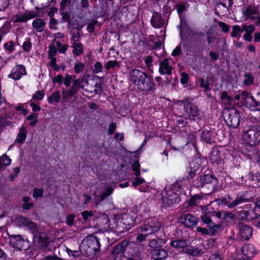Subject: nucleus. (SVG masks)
<instances>
[{"mask_svg":"<svg viewBox=\"0 0 260 260\" xmlns=\"http://www.w3.org/2000/svg\"><path fill=\"white\" fill-rule=\"evenodd\" d=\"M199 161L197 158L191 161L190 164V169L198 171L200 167Z\"/></svg>","mask_w":260,"mask_h":260,"instance_id":"obj_58","label":"nucleus"},{"mask_svg":"<svg viewBox=\"0 0 260 260\" xmlns=\"http://www.w3.org/2000/svg\"><path fill=\"white\" fill-rule=\"evenodd\" d=\"M206 35L207 36V42L209 44L213 42L216 39V36L213 34L210 30L207 31Z\"/></svg>","mask_w":260,"mask_h":260,"instance_id":"obj_51","label":"nucleus"},{"mask_svg":"<svg viewBox=\"0 0 260 260\" xmlns=\"http://www.w3.org/2000/svg\"><path fill=\"white\" fill-rule=\"evenodd\" d=\"M185 252L192 256H199L204 253V251L197 247H188L185 249Z\"/></svg>","mask_w":260,"mask_h":260,"instance_id":"obj_25","label":"nucleus"},{"mask_svg":"<svg viewBox=\"0 0 260 260\" xmlns=\"http://www.w3.org/2000/svg\"><path fill=\"white\" fill-rule=\"evenodd\" d=\"M137 88L147 92L153 91L155 89V84L147 74L145 78L138 84Z\"/></svg>","mask_w":260,"mask_h":260,"instance_id":"obj_11","label":"nucleus"},{"mask_svg":"<svg viewBox=\"0 0 260 260\" xmlns=\"http://www.w3.org/2000/svg\"><path fill=\"white\" fill-rule=\"evenodd\" d=\"M30 220L24 217H19L16 218V223L19 226L26 227Z\"/></svg>","mask_w":260,"mask_h":260,"instance_id":"obj_38","label":"nucleus"},{"mask_svg":"<svg viewBox=\"0 0 260 260\" xmlns=\"http://www.w3.org/2000/svg\"><path fill=\"white\" fill-rule=\"evenodd\" d=\"M33 28L38 32H42L46 26V22L41 18H36L32 22Z\"/></svg>","mask_w":260,"mask_h":260,"instance_id":"obj_21","label":"nucleus"},{"mask_svg":"<svg viewBox=\"0 0 260 260\" xmlns=\"http://www.w3.org/2000/svg\"><path fill=\"white\" fill-rule=\"evenodd\" d=\"M219 4L222 6L230 8L232 7L233 2V0H218Z\"/></svg>","mask_w":260,"mask_h":260,"instance_id":"obj_54","label":"nucleus"},{"mask_svg":"<svg viewBox=\"0 0 260 260\" xmlns=\"http://www.w3.org/2000/svg\"><path fill=\"white\" fill-rule=\"evenodd\" d=\"M241 250L242 254L248 258L254 257L258 252V250L255 247L250 244L243 245L241 248Z\"/></svg>","mask_w":260,"mask_h":260,"instance_id":"obj_16","label":"nucleus"},{"mask_svg":"<svg viewBox=\"0 0 260 260\" xmlns=\"http://www.w3.org/2000/svg\"><path fill=\"white\" fill-rule=\"evenodd\" d=\"M199 82L200 87L204 88L206 92L210 91L209 83L208 80H205L204 78H200Z\"/></svg>","mask_w":260,"mask_h":260,"instance_id":"obj_39","label":"nucleus"},{"mask_svg":"<svg viewBox=\"0 0 260 260\" xmlns=\"http://www.w3.org/2000/svg\"><path fill=\"white\" fill-rule=\"evenodd\" d=\"M10 243L16 249L26 250L28 248L27 241L23 239L20 235H11L9 236Z\"/></svg>","mask_w":260,"mask_h":260,"instance_id":"obj_8","label":"nucleus"},{"mask_svg":"<svg viewBox=\"0 0 260 260\" xmlns=\"http://www.w3.org/2000/svg\"><path fill=\"white\" fill-rule=\"evenodd\" d=\"M76 215L74 213L68 215L66 218L67 224L69 226H72L74 224V220Z\"/></svg>","mask_w":260,"mask_h":260,"instance_id":"obj_52","label":"nucleus"},{"mask_svg":"<svg viewBox=\"0 0 260 260\" xmlns=\"http://www.w3.org/2000/svg\"><path fill=\"white\" fill-rule=\"evenodd\" d=\"M57 49L56 47L54 45H50L49 46V50L48 51V58L55 57V55L57 54Z\"/></svg>","mask_w":260,"mask_h":260,"instance_id":"obj_45","label":"nucleus"},{"mask_svg":"<svg viewBox=\"0 0 260 260\" xmlns=\"http://www.w3.org/2000/svg\"><path fill=\"white\" fill-rule=\"evenodd\" d=\"M73 53L75 55H80L83 53V45L81 43L74 42L73 44Z\"/></svg>","mask_w":260,"mask_h":260,"instance_id":"obj_32","label":"nucleus"},{"mask_svg":"<svg viewBox=\"0 0 260 260\" xmlns=\"http://www.w3.org/2000/svg\"><path fill=\"white\" fill-rule=\"evenodd\" d=\"M45 93L42 90H37L33 95L32 99L35 101H40L43 99Z\"/></svg>","mask_w":260,"mask_h":260,"instance_id":"obj_49","label":"nucleus"},{"mask_svg":"<svg viewBox=\"0 0 260 260\" xmlns=\"http://www.w3.org/2000/svg\"><path fill=\"white\" fill-rule=\"evenodd\" d=\"M150 22L152 26L155 28H159L164 24L163 18L161 15L158 13L153 14Z\"/></svg>","mask_w":260,"mask_h":260,"instance_id":"obj_19","label":"nucleus"},{"mask_svg":"<svg viewBox=\"0 0 260 260\" xmlns=\"http://www.w3.org/2000/svg\"><path fill=\"white\" fill-rule=\"evenodd\" d=\"M248 156L249 157V159L254 162H257L259 160L258 151L256 148H252V149L249 151Z\"/></svg>","mask_w":260,"mask_h":260,"instance_id":"obj_27","label":"nucleus"},{"mask_svg":"<svg viewBox=\"0 0 260 260\" xmlns=\"http://www.w3.org/2000/svg\"><path fill=\"white\" fill-rule=\"evenodd\" d=\"M202 199L200 195H195L191 198L189 201V205L191 206H196L200 203V201Z\"/></svg>","mask_w":260,"mask_h":260,"instance_id":"obj_42","label":"nucleus"},{"mask_svg":"<svg viewBox=\"0 0 260 260\" xmlns=\"http://www.w3.org/2000/svg\"><path fill=\"white\" fill-rule=\"evenodd\" d=\"M25 75H26L25 67L22 64H19L16 65L12 69L8 77L14 80H18L22 76Z\"/></svg>","mask_w":260,"mask_h":260,"instance_id":"obj_12","label":"nucleus"},{"mask_svg":"<svg viewBox=\"0 0 260 260\" xmlns=\"http://www.w3.org/2000/svg\"><path fill=\"white\" fill-rule=\"evenodd\" d=\"M241 97L242 101L246 104L247 103V101H248V99L250 98H251L252 96L250 95L247 91H243L241 93Z\"/></svg>","mask_w":260,"mask_h":260,"instance_id":"obj_64","label":"nucleus"},{"mask_svg":"<svg viewBox=\"0 0 260 260\" xmlns=\"http://www.w3.org/2000/svg\"><path fill=\"white\" fill-rule=\"evenodd\" d=\"M44 190L42 188H35L34 189L32 197L37 199L43 196Z\"/></svg>","mask_w":260,"mask_h":260,"instance_id":"obj_53","label":"nucleus"},{"mask_svg":"<svg viewBox=\"0 0 260 260\" xmlns=\"http://www.w3.org/2000/svg\"><path fill=\"white\" fill-rule=\"evenodd\" d=\"M177 104L183 107V115L186 119L193 121L201 119L202 113L201 111L197 106L192 104L188 99L179 100L177 102Z\"/></svg>","mask_w":260,"mask_h":260,"instance_id":"obj_2","label":"nucleus"},{"mask_svg":"<svg viewBox=\"0 0 260 260\" xmlns=\"http://www.w3.org/2000/svg\"><path fill=\"white\" fill-rule=\"evenodd\" d=\"M26 227L28 228L31 231V232L34 234L36 233L38 231L37 225L30 220L28 222V224H27Z\"/></svg>","mask_w":260,"mask_h":260,"instance_id":"obj_60","label":"nucleus"},{"mask_svg":"<svg viewBox=\"0 0 260 260\" xmlns=\"http://www.w3.org/2000/svg\"><path fill=\"white\" fill-rule=\"evenodd\" d=\"M235 215L231 212H224L223 214V218L226 222H230L234 220Z\"/></svg>","mask_w":260,"mask_h":260,"instance_id":"obj_46","label":"nucleus"},{"mask_svg":"<svg viewBox=\"0 0 260 260\" xmlns=\"http://www.w3.org/2000/svg\"><path fill=\"white\" fill-rule=\"evenodd\" d=\"M78 91L76 89H74L71 87L69 89H63L62 91V98L64 100H67L69 98H71L75 95Z\"/></svg>","mask_w":260,"mask_h":260,"instance_id":"obj_26","label":"nucleus"},{"mask_svg":"<svg viewBox=\"0 0 260 260\" xmlns=\"http://www.w3.org/2000/svg\"><path fill=\"white\" fill-rule=\"evenodd\" d=\"M246 106L251 111H260V102L256 101L253 96L248 99Z\"/></svg>","mask_w":260,"mask_h":260,"instance_id":"obj_22","label":"nucleus"},{"mask_svg":"<svg viewBox=\"0 0 260 260\" xmlns=\"http://www.w3.org/2000/svg\"><path fill=\"white\" fill-rule=\"evenodd\" d=\"M202 140L207 143H209L212 139L213 134L208 131H203L201 135Z\"/></svg>","mask_w":260,"mask_h":260,"instance_id":"obj_34","label":"nucleus"},{"mask_svg":"<svg viewBox=\"0 0 260 260\" xmlns=\"http://www.w3.org/2000/svg\"><path fill=\"white\" fill-rule=\"evenodd\" d=\"M94 69L93 70V74H98L100 72H101L103 70V66L102 64L100 62H96L94 66Z\"/></svg>","mask_w":260,"mask_h":260,"instance_id":"obj_56","label":"nucleus"},{"mask_svg":"<svg viewBox=\"0 0 260 260\" xmlns=\"http://www.w3.org/2000/svg\"><path fill=\"white\" fill-rule=\"evenodd\" d=\"M27 120L30 121L29 125L34 126L38 122V114L31 113L27 117Z\"/></svg>","mask_w":260,"mask_h":260,"instance_id":"obj_41","label":"nucleus"},{"mask_svg":"<svg viewBox=\"0 0 260 260\" xmlns=\"http://www.w3.org/2000/svg\"><path fill=\"white\" fill-rule=\"evenodd\" d=\"M243 137L250 146L256 145L260 141V126L255 125L250 126L244 132Z\"/></svg>","mask_w":260,"mask_h":260,"instance_id":"obj_4","label":"nucleus"},{"mask_svg":"<svg viewBox=\"0 0 260 260\" xmlns=\"http://www.w3.org/2000/svg\"><path fill=\"white\" fill-rule=\"evenodd\" d=\"M248 201V199H246L245 198V196L243 194H242L241 196L238 195L237 196V198L235 200L234 202H232V204H230V209L233 208L237 206V205L243 203L245 202H246Z\"/></svg>","mask_w":260,"mask_h":260,"instance_id":"obj_28","label":"nucleus"},{"mask_svg":"<svg viewBox=\"0 0 260 260\" xmlns=\"http://www.w3.org/2000/svg\"><path fill=\"white\" fill-rule=\"evenodd\" d=\"M243 32V29H241L240 26L235 25L233 26L232 31L231 33V36L232 38H238L241 37V34Z\"/></svg>","mask_w":260,"mask_h":260,"instance_id":"obj_31","label":"nucleus"},{"mask_svg":"<svg viewBox=\"0 0 260 260\" xmlns=\"http://www.w3.org/2000/svg\"><path fill=\"white\" fill-rule=\"evenodd\" d=\"M240 117L239 111L234 108L229 110L228 115L225 116L228 126L232 128H236L239 125Z\"/></svg>","mask_w":260,"mask_h":260,"instance_id":"obj_7","label":"nucleus"},{"mask_svg":"<svg viewBox=\"0 0 260 260\" xmlns=\"http://www.w3.org/2000/svg\"><path fill=\"white\" fill-rule=\"evenodd\" d=\"M140 222V220H138V217L134 220L133 217L129 214H123L121 215V218L119 219L118 223L119 226H122V225H123L124 226L123 228L127 230L135 223Z\"/></svg>","mask_w":260,"mask_h":260,"instance_id":"obj_10","label":"nucleus"},{"mask_svg":"<svg viewBox=\"0 0 260 260\" xmlns=\"http://www.w3.org/2000/svg\"><path fill=\"white\" fill-rule=\"evenodd\" d=\"M182 189V182L177 181L169 187H166L161 192V201L165 206L170 207L174 204L178 203L180 199L178 192Z\"/></svg>","mask_w":260,"mask_h":260,"instance_id":"obj_1","label":"nucleus"},{"mask_svg":"<svg viewBox=\"0 0 260 260\" xmlns=\"http://www.w3.org/2000/svg\"><path fill=\"white\" fill-rule=\"evenodd\" d=\"M175 7L177 13L179 15L186 10V6L184 4L178 3L176 5Z\"/></svg>","mask_w":260,"mask_h":260,"instance_id":"obj_61","label":"nucleus"},{"mask_svg":"<svg viewBox=\"0 0 260 260\" xmlns=\"http://www.w3.org/2000/svg\"><path fill=\"white\" fill-rule=\"evenodd\" d=\"M81 215L84 221H86L89 217H91L93 215V212L92 211H84L81 213Z\"/></svg>","mask_w":260,"mask_h":260,"instance_id":"obj_62","label":"nucleus"},{"mask_svg":"<svg viewBox=\"0 0 260 260\" xmlns=\"http://www.w3.org/2000/svg\"><path fill=\"white\" fill-rule=\"evenodd\" d=\"M105 67L107 71L113 69L116 67H119L118 62L116 60H109L105 64Z\"/></svg>","mask_w":260,"mask_h":260,"instance_id":"obj_37","label":"nucleus"},{"mask_svg":"<svg viewBox=\"0 0 260 260\" xmlns=\"http://www.w3.org/2000/svg\"><path fill=\"white\" fill-rule=\"evenodd\" d=\"M85 66L82 62L76 63L74 66V72L76 74H79L84 69Z\"/></svg>","mask_w":260,"mask_h":260,"instance_id":"obj_50","label":"nucleus"},{"mask_svg":"<svg viewBox=\"0 0 260 260\" xmlns=\"http://www.w3.org/2000/svg\"><path fill=\"white\" fill-rule=\"evenodd\" d=\"M207 227L209 229V235L212 236L217 235L223 230V226L221 224L214 223L207 225Z\"/></svg>","mask_w":260,"mask_h":260,"instance_id":"obj_23","label":"nucleus"},{"mask_svg":"<svg viewBox=\"0 0 260 260\" xmlns=\"http://www.w3.org/2000/svg\"><path fill=\"white\" fill-rule=\"evenodd\" d=\"M15 43L12 41L8 42L4 44V47L6 49L10 52H13L15 49Z\"/></svg>","mask_w":260,"mask_h":260,"instance_id":"obj_59","label":"nucleus"},{"mask_svg":"<svg viewBox=\"0 0 260 260\" xmlns=\"http://www.w3.org/2000/svg\"><path fill=\"white\" fill-rule=\"evenodd\" d=\"M210 160L213 164H218L221 161L222 158L219 150L217 148L213 149L210 154Z\"/></svg>","mask_w":260,"mask_h":260,"instance_id":"obj_24","label":"nucleus"},{"mask_svg":"<svg viewBox=\"0 0 260 260\" xmlns=\"http://www.w3.org/2000/svg\"><path fill=\"white\" fill-rule=\"evenodd\" d=\"M37 16V13L36 12L26 11L24 13L16 15L14 21V22H25Z\"/></svg>","mask_w":260,"mask_h":260,"instance_id":"obj_15","label":"nucleus"},{"mask_svg":"<svg viewBox=\"0 0 260 260\" xmlns=\"http://www.w3.org/2000/svg\"><path fill=\"white\" fill-rule=\"evenodd\" d=\"M239 234L241 239L247 240L251 237L252 229L247 225H241L239 226Z\"/></svg>","mask_w":260,"mask_h":260,"instance_id":"obj_18","label":"nucleus"},{"mask_svg":"<svg viewBox=\"0 0 260 260\" xmlns=\"http://www.w3.org/2000/svg\"><path fill=\"white\" fill-rule=\"evenodd\" d=\"M171 59L166 58L159 61V72L161 75H171L173 67L170 63Z\"/></svg>","mask_w":260,"mask_h":260,"instance_id":"obj_14","label":"nucleus"},{"mask_svg":"<svg viewBox=\"0 0 260 260\" xmlns=\"http://www.w3.org/2000/svg\"><path fill=\"white\" fill-rule=\"evenodd\" d=\"M29 198L27 197L23 198L22 201L23 204L22 205V207L24 209L28 210L34 206V204L32 202H29Z\"/></svg>","mask_w":260,"mask_h":260,"instance_id":"obj_40","label":"nucleus"},{"mask_svg":"<svg viewBox=\"0 0 260 260\" xmlns=\"http://www.w3.org/2000/svg\"><path fill=\"white\" fill-rule=\"evenodd\" d=\"M244 77V82L246 85H249L253 83V77L250 74H245Z\"/></svg>","mask_w":260,"mask_h":260,"instance_id":"obj_55","label":"nucleus"},{"mask_svg":"<svg viewBox=\"0 0 260 260\" xmlns=\"http://www.w3.org/2000/svg\"><path fill=\"white\" fill-rule=\"evenodd\" d=\"M243 16L245 20H256L255 25L260 24V16H259V9L258 7L250 5L242 11Z\"/></svg>","mask_w":260,"mask_h":260,"instance_id":"obj_6","label":"nucleus"},{"mask_svg":"<svg viewBox=\"0 0 260 260\" xmlns=\"http://www.w3.org/2000/svg\"><path fill=\"white\" fill-rule=\"evenodd\" d=\"M61 99V96L59 91L54 92L51 95L49 96L47 99L48 102L49 104H52L54 102L58 103Z\"/></svg>","mask_w":260,"mask_h":260,"instance_id":"obj_33","label":"nucleus"},{"mask_svg":"<svg viewBox=\"0 0 260 260\" xmlns=\"http://www.w3.org/2000/svg\"><path fill=\"white\" fill-rule=\"evenodd\" d=\"M27 131L24 125H22L19 129V132L15 140V143L22 144L27 137Z\"/></svg>","mask_w":260,"mask_h":260,"instance_id":"obj_20","label":"nucleus"},{"mask_svg":"<svg viewBox=\"0 0 260 260\" xmlns=\"http://www.w3.org/2000/svg\"><path fill=\"white\" fill-rule=\"evenodd\" d=\"M180 221L185 226L188 228L192 227L198 223L197 218L190 214L181 216Z\"/></svg>","mask_w":260,"mask_h":260,"instance_id":"obj_17","label":"nucleus"},{"mask_svg":"<svg viewBox=\"0 0 260 260\" xmlns=\"http://www.w3.org/2000/svg\"><path fill=\"white\" fill-rule=\"evenodd\" d=\"M56 46L58 48V51L60 53H64L67 50L68 46L66 45H62L59 42H56Z\"/></svg>","mask_w":260,"mask_h":260,"instance_id":"obj_57","label":"nucleus"},{"mask_svg":"<svg viewBox=\"0 0 260 260\" xmlns=\"http://www.w3.org/2000/svg\"><path fill=\"white\" fill-rule=\"evenodd\" d=\"M218 25L224 32H228L230 30V26L223 22H219Z\"/></svg>","mask_w":260,"mask_h":260,"instance_id":"obj_63","label":"nucleus"},{"mask_svg":"<svg viewBox=\"0 0 260 260\" xmlns=\"http://www.w3.org/2000/svg\"><path fill=\"white\" fill-rule=\"evenodd\" d=\"M129 74L130 79L137 87L138 84H139L147 75L145 73L135 69H132L129 70Z\"/></svg>","mask_w":260,"mask_h":260,"instance_id":"obj_13","label":"nucleus"},{"mask_svg":"<svg viewBox=\"0 0 260 260\" xmlns=\"http://www.w3.org/2000/svg\"><path fill=\"white\" fill-rule=\"evenodd\" d=\"M11 160L6 154L0 157V171L5 169L6 167L11 164Z\"/></svg>","mask_w":260,"mask_h":260,"instance_id":"obj_30","label":"nucleus"},{"mask_svg":"<svg viewBox=\"0 0 260 260\" xmlns=\"http://www.w3.org/2000/svg\"><path fill=\"white\" fill-rule=\"evenodd\" d=\"M201 218L202 221L207 224V225H210L213 223L211 217L206 213H203V214L201 216Z\"/></svg>","mask_w":260,"mask_h":260,"instance_id":"obj_48","label":"nucleus"},{"mask_svg":"<svg viewBox=\"0 0 260 260\" xmlns=\"http://www.w3.org/2000/svg\"><path fill=\"white\" fill-rule=\"evenodd\" d=\"M170 245L176 249H182L185 248L187 245L186 241L185 240L179 239L171 241Z\"/></svg>","mask_w":260,"mask_h":260,"instance_id":"obj_29","label":"nucleus"},{"mask_svg":"<svg viewBox=\"0 0 260 260\" xmlns=\"http://www.w3.org/2000/svg\"><path fill=\"white\" fill-rule=\"evenodd\" d=\"M155 254L157 258L164 259L168 256V251L164 249H158L155 251Z\"/></svg>","mask_w":260,"mask_h":260,"instance_id":"obj_43","label":"nucleus"},{"mask_svg":"<svg viewBox=\"0 0 260 260\" xmlns=\"http://www.w3.org/2000/svg\"><path fill=\"white\" fill-rule=\"evenodd\" d=\"M199 181L200 182L198 186L203 187L206 186L207 187L210 188L212 191H214L218 185L217 178L214 177L213 175L209 174L201 176Z\"/></svg>","mask_w":260,"mask_h":260,"instance_id":"obj_9","label":"nucleus"},{"mask_svg":"<svg viewBox=\"0 0 260 260\" xmlns=\"http://www.w3.org/2000/svg\"><path fill=\"white\" fill-rule=\"evenodd\" d=\"M113 191V188L111 187H108L105 191H104L100 195V200L95 199L96 201H98L99 202L105 200L107 197L112 193Z\"/></svg>","mask_w":260,"mask_h":260,"instance_id":"obj_35","label":"nucleus"},{"mask_svg":"<svg viewBox=\"0 0 260 260\" xmlns=\"http://www.w3.org/2000/svg\"><path fill=\"white\" fill-rule=\"evenodd\" d=\"M50 61L48 62L49 66L52 68L55 71H59L60 69V67L56 64V58L55 57L48 58Z\"/></svg>","mask_w":260,"mask_h":260,"instance_id":"obj_47","label":"nucleus"},{"mask_svg":"<svg viewBox=\"0 0 260 260\" xmlns=\"http://www.w3.org/2000/svg\"><path fill=\"white\" fill-rule=\"evenodd\" d=\"M83 254L90 256L100 250L101 245L99 240L93 235L86 237L80 245Z\"/></svg>","mask_w":260,"mask_h":260,"instance_id":"obj_3","label":"nucleus"},{"mask_svg":"<svg viewBox=\"0 0 260 260\" xmlns=\"http://www.w3.org/2000/svg\"><path fill=\"white\" fill-rule=\"evenodd\" d=\"M124 242H122L121 244L117 245L113 250L112 253L113 254H118L121 252H123L124 251Z\"/></svg>","mask_w":260,"mask_h":260,"instance_id":"obj_44","label":"nucleus"},{"mask_svg":"<svg viewBox=\"0 0 260 260\" xmlns=\"http://www.w3.org/2000/svg\"><path fill=\"white\" fill-rule=\"evenodd\" d=\"M160 226V223L156 218H151L145 221L139 230L141 233H146V235H150L158 231Z\"/></svg>","mask_w":260,"mask_h":260,"instance_id":"obj_5","label":"nucleus"},{"mask_svg":"<svg viewBox=\"0 0 260 260\" xmlns=\"http://www.w3.org/2000/svg\"><path fill=\"white\" fill-rule=\"evenodd\" d=\"M66 251L70 256L74 258H78L83 254L80 248L79 249V250H72L69 248L66 247Z\"/></svg>","mask_w":260,"mask_h":260,"instance_id":"obj_36","label":"nucleus"}]
</instances>
